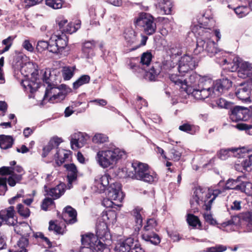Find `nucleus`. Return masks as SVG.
Returning <instances> with one entry per match:
<instances>
[{
  "label": "nucleus",
  "instance_id": "nucleus-1",
  "mask_svg": "<svg viewBox=\"0 0 252 252\" xmlns=\"http://www.w3.org/2000/svg\"><path fill=\"white\" fill-rule=\"evenodd\" d=\"M184 79V90L190 89L192 95L196 99L215 97L220 95L224 90L231 87V82L228 79L216 81L212 84V80L206 79L195 73H192Z\"/></svg>",
  "mask_w": 252,
  "mask_h": 252
},
{
  "label": "nucleus",
  "instance_id": "nucleus-2",
  "mask_svg": "<svg viewBox=\"0 0 252 252\" xmlns=\"http://www.w3.org/2000/svg\"><path fill=\"white\" fill-rule=\"evenodd\" d=\"M127 157L125 150L119 148H110L107 150L99 151L95 159L98 165L103 168L112 167L119 161Z\"/></svg>",
  "mask_w": 252,
  "mask_h": 252
},
{
  "label": "nucleus",
  "instance_id": "nucleus-3",
  "mask_svg": "<svg viewBox=\"0 0 252 252\" xmlns=\"http://www.w3.org/2000/svg\"><path fill=\"white\" fill-rule=\"evenodd\" d=\"M221 191L220 189L208 190L202 188L200 187L196 188L192 199L190 200V204L192 207L197 208L198 205L203 204L204 209L209 211L211 208V205L217 196L220 194Z\"/></svg>",
  "mask_w": 252,
  "mask_h": 252
},
{
  "label": "nucleus",
  "instance_id": "nucleus-4",
  "mask_svg": "<svg viewBox=\"0 0 252 252\" xmlns=\"http://www.w3.org/2000/svg\"><path fill=\"white\" fill-rule=\"evenodd\" d=\"M133 170L127 173L128 177L147 183H153L158 180L157 175L150 172L147 164L135 161L132 163Z\"/></svg>",
  "mask_w": 252,
  "mask_h": 252
},
{
  "label": "nucleus",
  "instance_id": "nucleus-5",
  "mask_svg": "<svg viewBox=\"0 0 252 252\" xmlns=\"http://www.w3.org/2000/svg\"><path fill=\"white\" fill-rule=\"evenodd\" d=\"M204 51H205L210 57L218 55L219 53H220V54L223 53L218 49L217 45L214 41L209 39L203 40L202 38H198L196 41V47L193 53L195 55H198Z\"/></svg>",
  "mask_w": 252,
  "mask_h": 252
},
{
  "label": "nucleus",
  "instance_id": "nucleus-6",
  "mask_svg": "<svg viewBox=\"0 0 252 252\" xmlns=\"http://www.w3.org/2000/svg\"><path fill=\"white\" fill-rule=\"evenodd\" d=\"M134 23L136 26L142 27L145 32L148 35H152L156 32V24L154 22L153 17L149 14L140 13Z\"/></svg>",
  "mask_w": 252,
  "mask_h": 252
},
{
  "label": "nucleus",
  "instance_id": "nucleus-7",
  "mask_svg": "<svg viewBox=\"0 0 252 252\" xmlns=\"http://www.w3.org/2000/svg\"><path fill=\"white\" fill-rule=\"evenodd\" d=\"M157 225V223L156 220L153 219L148 220L142 232V239L154 245L159 244L160 241V238L154 232Z\"/></svg>",
  "mask_w": 252,
  "mask_h": 252
},
{
  "label": "nucleus",
  "instance_id": "nucleus-8",
  "mask_svg": "<svg viewBox=\"0 0 252 252\" xmlns=\"http://www.w3.org/2000/svg\"><path fill=\"white\" fill-rule=\"evenodd\" d=\"M66 94L64 90H61L60 87H56L52 83L47 85L44 99H49V101L52 103L59 102L65 98Z\"/></svg>",
  "mask_w": 252,
  "mask_h": 252
},
{
  "label": "nucleus",
  "instance_id": "nucleus-9",
  "mask_svg": "<svg viewBox=\"0 0 252 252\" xmlns=\"http://www.w3.org/2000/svg\"><path fill=\"white\" fill-rule=\"evenodd\" d=\"M68 39L65 34L54 35L51 37L49 52L55 54H62L67 45Z\"/></svg>",
  "mask_w": 252,
  "mask_h": 252
},
{
  "label": "nucleus",
  "instance_id": "nucleus-10",
  "mask_svg": "<svg viewBox=\"0 0 252 252\" xmlns=\"http://www.w3.org/2000/svg\"><path fill=\"white\" fill-rule=\"evenodd\" d=\"M198 62L193 57L186 55L182 57L179 61L178 70L180 73H188L197 65Z\"/></svg>",
  "mask_w": 252,
  "mask_h": 252
},
{
  "label": "nucleus",
  "instance_id": "nucleus-11",
  "mask_svg": "<svg viewBox=\"0 0 252 252\" xmlns=\"http://www.w3.org/2000/svg\"><path fill=\"white\" fill-rule=\"evenodd\" d=\"M108 190V197L115 202H117V203L121 204L124 198L123 192L121 191V185L118 183H115L111 185Z\"/></svg>",
  "mask_w": 252,
  "mask_h": 252
},
{
  "label": "nucleus",
  "instance_id": "nucleus-12",
  "mask_svg": "<svg viewBox=\"0 0 252 252\" xmlns=\"http://www.w3.org/2000/svg\"><path fill=\"white\" fill-rule=\"evenodd\" d=\"M230 109V119L233 122L245 121L247 119L248 109L239 106H232Z\"/></svg>",
  "mask_w": 252,
  "mask_h": 252
},
{
  "label": "nucleus",
  "instance_id": "nucleus-13",
  "mask_svg": "<svg viewBox=\"0 0 252 252\" xmlns=\"http://www.w3.org/2000/svg\"><path fill=\"white\" fill-rule=\"evenodd\" d=\"M162 70V66L159 63H156L148 71L141 70V76L146 80L150 81H156Z\"/></svg>",
  "mask_w": 252,
  "mask_h": 252
},
{
  "label": "nucleus",
  "instance_id": "nucleus-14",
  "mask_svg": "<svg viewBox=\"0 0 252 252\" xmlns=\"http://www.w3.org/2000/svg\"><path fill=\"white\" fill-rule=\"evenodd\" d=\"M15 210L14 207L10 206L6 209L0 211V216H2L5 223L9 225H15L17 220L15 219Z\"/></svg>",
  "mask_w": 252,
  "mask_h": 252
},
{
  "label": "nucleus",
  "instance_id": "nucleus-15",
  "mask_svg": "<svg viewBox=\"0 0 252 252\" xmlns=\"http://www.w3.org/2000/svg\"><path fill=\"white\" fill-rule=\"evenodd\" d=\"M77 212L71 206H68L64 209L63 214V218L64 220L69 224H73L77 221Z\"/></svg>",
  "mask_w": 252,
  "mask_h": 252
},
{
  "label": "nucleus",
  "instance_id": "nucleus-16",
  "mask_svg": "<svg viewBox=\"0 0 252 252\" xmlns=\"http://www.w3.org/2000/svg\"><path fill=\"white\" fill-rule=\"evenodd\" d=\"M64 167L67 171V188L70 189L72 187V183L74 181L77 177L78 171L76 166L73 163L65 164Z\"/></svg>",
  "mask_w": 252,
  "mask_h": 252
},
{
  "label": "nucleus",
  "instance_id": "nucleus-17",
  "mask_svg": "<svg viewBox=\"0 0 252 252\" xmlns=\"http://www.w3.org/2000/svg\"><path fill=\"white\" fill-rule=\"evenodd\" d=\"M133 244V239L128 238L122 242H120L115 247V251L117 252H129Z\"/></svg>",
  "mask_w": 252,
  "mask_h": 252
},
{
  "label": "nucleus",
  "instance_id": "nucleus-18",
  "mask_svg": "<svg viewBox=\"0 0 252 252\" xmlns=\"http://www.w3.org/2000/svg\"><path fill=\"white\" fill-rule=\"evenodd\" d=\"M142 209L137 207L132 211V215L134 217L135 225L134 226V234H137L142 226V218L141 213Z\"/></svg>",
  "mask_w": 252,
  "mask_h": 252
},
{
  "label": "nucleus",
  "instance_id": "nucleus-19",
  "mask_svg": "<svg viewBox=\"0 0 252 252\" xmlns=\"http://www.w3.org/2000/svg\"><path fill=\"white\" fill-rule=\"evenodd\" d=\"M156 7L163 14L168 15L171 13L173 4L170 0H158Z\"/></svg>",
  "mask_w": 252,
  "mask_h": 252
},
{
  "label": "nucleus",
  "instance_id": "nucleus-20",
  "mask_svg": "<svg viewBox=\"0 0 252 252\" xmlns=\"http://www.w3.org/2000/svg\"><path fill=\"white\" fill-rule=\"evenodd\" d=\"M71 152L64 149L59 150L55 155L56 162L58 165H61L65 161L69 160Z\"/></svg>",
  "mask_w": 252,
  "mask_h": 252
},
{
  "label": "nucleus",
  "instance_id": "nucleus-21",
  "mask_svg": "<svg viewBox=\"0 0 252 252\" xmlns=\"http://www.w3.org/2000/svg\"><path fill=\"white\" fill-rule=\"evenodd\" d=\"M238 76L242 78L251 77L252 76L251 64L247 62L242 63L238 71Z\"/></svg>",
  "mask_w": 252,
  "mask_h": 252
},
{
  "label": "nucleus",
  "instance_id": "nucleus-22",
  "mask_svg": "<svg viewBox=\"0 0 252 252\" xmlns=\"http://www.w3.org/2000/svg\"><path fill=\"white\" fill-rule=\"evenodd\" d=\"M108 227L106 222H100L96 225V237L97 238L103 239L109 236Z\"/></svg>",
  "mask_w": 252,
  "mask_h": 252
},
{
  "label": "nucleus",
  "instance_id": "nucleus-23",
  "mask_svg": "<svg viewBox=\"0 0 252 252\" xmlns=\"http://www.w3.org/2000/svg\"><path fill=\"white\" fill-rule=\"evenodd\" d=\"M15 225V231L21 235L28 236L31 233V227L27 222H23Z\"/></svg>",
  "mask_w": 252,
  "mask_h": 252
},
{
  "label": "nucleus",
  "instance_id": "nucleus-24",
  "mask_svg": "<svg viewBox=\"0 0 252 252\" xmlns=\"http://www.w3.org/2000/svg\"><path fill=\"white\" fill-rule=\"evenodd\" d=\"M237 97L242 101H249L250 100L251 90L248 87H241L236 91Z\"/></svg>",
  "mask_w": 252,
  "mask_h": 252
},
{
  "label": "nucleus",
  "instance_id": "nucleus-25",
  "mask_svg": "<svg viewBox=\"0 0 252 252\" xmlns=\"http://www.w3.org/2000/svg\"><path fill=\"white\" fill-rule=\"evenodd\" d=\"M64 185L60 184L56 187L52 188L48 191V194L53 197L54 199L59 198L64 192Z\"/></svg>",
  "mask_w": 252,
  "mask_h": 252
},
{
  "label": "nucleus",
  "instance_id": "nucleus-26",
  "mask_svg": "<svg viewBox=\"0 0 252 252\" xmlns=\"http://www.w3.org/2000/svg\"><path fill=\"white\" fill-rule=\"evenodd\" d=\"M95 42L94 40L88 41L84 43L83 52L86 58H89L93 55V49L95 47Z\"/></svg>",
  "mask_w": 252,
  "mask_h": 252
},
{
  "label": "nucleus",
  "instance_id": "nucleus-27",
  "mask_svg": "<svg viewBox=\"0 0 252 252\" xmlns=\"http://www.w3.org/2000/svg\"><path fill=\"white\" fill-rule=\"evenodd\" d=\"M105 13V9L101 5L93 6L89 10L90 15L93 18L98 17L102 18Z\"/></svg>",
  "mask_w": 252,
  "mask_h": 252
},
{
  "label": "nucleus",
  "instance_id": "nucleus-28",
  "mask_svg": "<svg viewBox=\"0 0 252 252\" xmlns=\"http://www.w3.org/2000/svg\"><path fill=\"white\" fill-rule=\"evenodd\" d=\"M90 136L86 133L77 131L70 136V142H85L89 140Z\"/></svg>",
  "mask_w": 252,
  "mask_h": 252
},
{
  "label": "nucleus",
  "instance_id": "nucleus-29",
  "mask_svg": "<svg viewBox=\"0 0 252 252\" xmlns=\"http://www.w3.org/2000/svg\"><path fill=\"white\" fill-rule=\"evenodd\" d=\"M179 129L181 131L193 134L199 131V127L197 126L187 123L180 126Z\"/></svg>",
  "mask_w": 252,
  "mask_h": 252
},
{
  "label": "nucleus",
  "instance_id": "nucleus-30",
  "mask_svg": "<svg viewBox=\"0 0 252 252\" xmlns=\"http://www.w3.org/2000/svg\"><path fill=\"white\" fill-rule=\"evenodd\" d=\"M227 150L231 151L235 157L238 158H243L245 156L247 153L249 154L250 152H252V149H248L245 147L231 148Z\"/></svg>",
  "mask_w": 252,
  "mask_h": 252
},
{
  "label": "nucleus",
  "instance_id": "nucleus-31",
  "mask_svg": "<svg viewBox=\"0 0 252 252\" xmlns=\"http://www.w3.org/2000/svg\"><path fill=\"white\" fill-rule=\"evenodd\" d=\"M242 177L239 176L236 180L229 179H228L225 185L224 189H239L241 178Z\"/></svg>",
  "mask_w": 252,
  "mask_h": 252
},
{
  "label": "nucleus",
  "instance_id": "nucleus-32",
  "mask_svg": "<svg viewBox=\"0 0 252 252\" xmlns=\"http://www.w3.org/2000/svg\"><path fill=\"white\" fill-rule=\"evenodd\" d=\"M28 245V239L22 237L18 241L17 245L15 246V250L14 251V252H26V247ZM9 252H11V251L9 250Z\"/></svg>",
  "mask_w": 252,
  "mask_h": 252
},
{
  "label": "nucleus",
  "instance_id": "nucleus-33",
  "mask_svg": "<svg viewBox=\"0 0 252 252\" xmlns=\"http://www.w3.org/2000/svg\"><path fill=\"white\" fill-rule=\"evenodd\" d=\"M248 196L252 195V183L249 182H242L240 183L239 189Z\"/></svg>",
  "mask_w": 252,
  "mask_h": 252
},
{
  "label": "nucleus",
  "instance_id": "nucleus-34",
  "mask_svg": "<svg viewBox=\"0 0 252 252\" xmlns=\"http://www.w3.org/2000/svg\"><path fill=\"white\" fill-rule=\"evenodd\" d=\"M90 81V77L88 75H83L80 76L75 82L73 84L74 89H77L80 86L88 84Z\"/></svg>",
  "mask_w": 252,
  "mask_h": 252
},
{
  "label": "nucleus",
  "instance_id": "nucleus-35",
  "mask_svg": "<svg viewBox=\"0 0 252 252\" xmlns=\"http://www.w3.org/2000/svg\"><path fill=\"white\" fill-rule=\"evenodd\" d=\"M125 34V38L127 45L131 46L137 43V40L133 31L130 30Z\"/></svg>",
  "mask_w": 252,
  "mask_h": 252
},
{
  "label": "nucleus",
  "instance_id": "nucleus-36",
  "mask_svg": "<svg viewBox=\"0 0 252 252\" xmlns=\"http://www.w3.org/2000/svg\"><path fill=\"white\" fill-rule=\"evenodd\" d=\"M138 61L139 60L137 58L130 59L128 60L127 65L129 66V68L131 69L133 72H137L138 73L141 74V70H142V69L140 68L139 66L137 65V63H138Z\"/></svg>",
  "mask_w": 252,
  "mask_h": 252
},
{
  "label": "nucleus",
  "instance_id": "nucleus-37",
  "mask_svg": "<svg viewBox=\"0 0 252 252\" xmlns=\"http://www.w3.org/2000/svg\"><path fill=\"white\" fill-rule=\"evenodd\" d=\"M184 75H178L177 74H171L169 76L170 80L175 85L180 86L182 88L184 89Z\"/></svg>",
  "mask_w": 252,
  "mask_h": 252
},
{
  "label": "nucleus",
  "instance_id": "nucleus-38",
  "mask_svg": "<svg viewBox=\"0 0 252 252\" xmlns=\"http://www.w3.org/2000/svg\"><path fill=\"white\" fill-rule=\"evenodd\" d=\"M24 86L27 89H29L31 93L35 92L37 89L39 87V83L32 81L26 80L24 82Z\"/></svg>",
  "mask_w": 252,
  "mask_h": 252
},
{
  "label": "nucleus",
  "instance_id": "nucleus-39",
  "mask_svg": "<svg viewBox=\"0 0 252 252\" xmlns=\"http://www.w3.org/2000/svg\"><path fill=\"white\" fill-rule=\"evenodd\" d=\"M152 59V55L151 52H146L143 53L141 57L140 63L142 65H149Z\"/></svg>",
  "mask_w": 252,
  "mask_h": 252
},
{
  "label": "nucleus",
  "instance_id": "nucleus-40",
  "mask_svg": "<svg viewBox=\"0 0 252 252\" xmlns=\"http://www.w3.org/2000/svg\"><path fill=\"white\" fill-rule=\"evenodd\" d=\"M21 179V175H18L14 172L10 175V176L7 179V182L9 186L14 187L15 186L16 182L20 181Z\"/></svg>",
  "mask_w": 252,
  "mask_h": 252
},
{
  "label": "nucleus",
  "instance_id": "nucleus-41",
  "mask_svg": "<svg viewBox=\"0 0 252 252\" xmlns=\"http://www.w3.org/2000/svg\"><path fill=\"white\" fill-rule=\"evenodd\" d=\"M51 45V39L49 42L44 40L38 41L36 46V49L39 52H42L43 51L48 49L49 51V47Z\"/></svg>",
  "mask_w": 252,
  "mask_h": 252
},
{
  "label": "nucleus",
  "instance_id": "nucleus-42",
  "mask_svg": "<svg viewBox=\"0 0 252 252\" xmlns=\"http://www.w3.org/2000/svg\"><path fill=\"white\" fill-rule=\"evenodd\" d=\"M46 4L54 9H59L62 7V0H46Z\"/></svg>",
  "mask_w": 252,
  "mask_h": 252
},
{
  "label": "nucleus",
  "instance_id": "nucleus-43",
  "mask_svg": "<svg viewBox=\"0 0 252 252\" xmlns=\"http://www.w3.org/2000/svg\"><path fill=\"white\" fill-rule=\"evenodd\" d=\"M187 220L190 226L195 227L197 224L199 226L201 225L198 218L193 215L189 214Z\"/></svg>",
  "mask_w": 252,
  "mask_h": 252
},
{
  "label": "nucleus",
  "instance_id": "nucleus-44",
  "mask_svg": "<svg viewBox=\"0 0 252 252\" xmlns=\"http://www.w3.org/2000/svg\"><path fill=\"white\" fill-rule=\"evenodd\" d=\"M244 219L247 222V229L249 232H252V214L247 212L244 215Z\"/></svg>",
  "mask_w": 252,
  "mask_h": 252
},
{
  "label": "nucleus",
  "instance_id": "nucleus-45",
  "mask_svg": "<svg viewBox=\"0 0 252 252\" xmlns=\"http://www.w3.org/2000/svg\"><path fill=\"white\" fill-rule=\"evenodd\" d=\"M17 210L18 212L20 214V215L25 217L27 218L29 217L30 214V211L28 207H24L21 204H19L17 206Z\"/></svg>",
  "mask_w": 252,
  "mask_h": 252
},
{
  "label": "nucleus",
  "instance_id": "nucleus-46",
  "mask_svg": "<svg viewBox=\"0 0 252 252\" xmlns=\"http://www.w3.org/2000/svg\"><path fill=\"white\" fill-rule=\"evenodd\" d=\"M34 236L35 238H40L45 247H47V248H51L52 247V243L48 238L44 236L43 233L41 232H37L34 234Z\"/></svg>",
  "mask_w": 252,
  "mask_h": 252
},
{
  "label": "nucleus",
  "instance_id": "nucleus-47",
  "mask_svg": "<svg viewBox=\"0 0 252 252\" xmlns=\"http://www.w3.org/2000/svg\"><path fill=\"white\" fill-rule=\"evenodd\" d=\"M102 204L106 208H116V207L121 206V204L117 203V202H115L109 197L104 199Z\"/></svg>",
  "mask_w": 252,
  "mask_h": 252
},
{
  "label": "nucleus",
  "instance_id": "nucleus-48",
  "mask_svg": "<svg viewBox=\"0 0 252 252\" xmlns=\"http://www.w3.org/2000/svg\"><path fill=\"white\" fill-rule=\"evenodd\" d=\"M217 104L220 108L229 109H231L233 103L220 98L217 100Z\"/></svg>",
  "mask_w": 252,
  "mask_h": 252
},
{
  "label": "nucleus",
  "instance_id": "nucleus-49",
  "mask_svg": "<svg viewBox=\"0 0 252 252\" xmlns=\"http://www.w3.org/2000/svg\"><path fill=\"white\" fill-rule=\"evenodd\" d=\"M14 40V37L11 36H9L7 38L4 39L2 41V44L5 45V47L1 51V53H3L4 52H7L9 50L10 47L11 46L13 41Z\"/></svg>",
  "mask_w": 252,
  "mask_h": 252
},
{
  "label": "nucleus",
  "instance_id": "nucleus-50",
  "mask_svg": "<svg viewBox=\"0 0 252 252\" xmlns=\"http://www.w3.org/2000/svg\"><path fill=\"white\" fill-rule=\"evenodd\" d=\"M77 27H76L74 24L72 23H68L66 25L65 29H63V33H68L71 34L74 32H75L78 28L79 27V25H76Z\"/></svg>",
  "mask_w": 252,
  "mask_h": 252
},
{
  "label": "nucleus",
  "instance_id": "nucleus-51",
  "mask_svg": "<svg viewBox=\"0 0 252 252\" xmlns=\"http://www.w3.org/2000/svg\"><path fill=\"white\" fill-rule=\"evenodd\" d=\"M247 7L243 6H239L236 8H234L235 13L239 18H242L247 14L248 12H247Z\"/></svg>",
  "mask_w": 252,
  "mask_h": 252
},
{
  "label": "nucleus",
  "instance_id": "nucleus-52",
  "mask_svg": "<svg viewBox=\"0 0 252 252\" xmlns=\"http://www.w3.org/2000/svg\"><path fill=\"white\" fill-rule=\"evenodd\" d=\"M226 250V247L223 245H218L214 247L207 249V252H223Z\"/></svg>",
  "mask_w": 252,
  "mask_h": 252
},
{
  "label": "nucleus",
  "instance_id": "nucleus-53",
  "mask_svg": "<svg viewBox=\"0 0 252 252\" xmlns=\"http://www.w3.org/2000/svg\"><path fill=\"white\" fill-rule=\"evenodd\" d=\"M53 77L51 75V71L49 69H46L43 74V81L47 85L53 83Z\"/></svg>",
  "mask_w": 252,
  "mask_h": 252
},
{
  "label": "nucleus",
  "instance_id": "nucleus-54",
  "mask_svg": "<svg viewBox=\"0 0 252 252\" xmlns=\"http://www.w3.org/2000/svg\"><path fill=\"white\" fill-rule=\"evenodd\" d=\"M73 75V70L72 68L64 67L63 71V77L65 80H69Z\"/></svg>",
  "mask_w": 252,
  "mask_h": 252
},
{
  "label": "nucleus",
  "instance_id": "nucleus-55",
  "mask_svg": "<svg viewBox=\"0 0 252 252\" xmlns=\"http://www.w3.org/2000/svg\"><path fill=\"white\" fill-rule=\"evenodd\" d=\"M6 178L0 177V195L4 194L7 190Z\"/></svg>",
  "mask_w": 252,
  "mask_h": 252
},
{
  "label": "nucleus",
  "instance_id": "nucleus-56",
  "mask_svg": "<svg viewBox=\"0 0 252 252\" xmlns=\"http://www.w3.org/2000/svg\"><path fill=\"white\" fill-rule=\"evenodd\" d=\"M49 230H53L56 233L58 234L63 233L62 227H61L60 226H58L55 223L54 221L52 220L49 222Z\"/></svg>",
  "mask_w": 252,
  "mask_h": 252
},
{
  "label": "nucleus",
  "instance_id": "nucleus-57",
  "mask_svg": "<svg viewBox=\"0 0 252 252\" xmlns=\"http://www.w3.org/2000/svg\"><path fill=\"white\" fill-rule=\"evenodd\" d=\"M93 142H107L108 141V137L101 133L96 134L93 138Z\"/></svg>",
  "mask_w": 252,
  "mask_h": 252
},
{
  "label": "nucleus",
  "instance_id": "nucleus-58",
  "mask_svg": "<svg viewBox=\"0 0 252 252\" xmlns=\"http://www.w3.org/2000/svg\"><path fill=\"white\" fill-rule=\"evenodd\" d=\"M239 219L237 217H233L231 220L228 221H225L221 224V226L222 227H225L226 226L231 225L232 224H236L239 222Z\"/></svg>",
  "mask_w": 252,
  "mask_h": 252
},
{
  "label": "nucleus",
  "instance_id": "nucleus-59",
  "mask_svg": "<svg viewBox=\"0 0 252 252\" xmlns=\"http://www.w3.org/2000/svg\"><path fill=\"white\" fill-rule=\"evenodd\" d=\"M109 176L104 174L101 176L99 181V183L105 189L109 184Z\"/></svg>",
  "mask_w": 252,
  "mask_h": 252
},
{
  "label": "nucleus",
  "instance_id": "nucleus-60",
  "mask_svg": "<svg viewBox=\"0 0 252 252\" xmlns=\"http://www.w3.org/2000/svg\"><path fill=\"white\" fill-rule=\"evenodd\" d=\"M14 172L13 168L12 167L3 166L0 168V173L1 175H10Z\"/></svg>",
  "mask_w": 252,
  "mask_h": 252
},
{
  "label": "nucleus",
  "instance_id": "nucleus-61",
  "mask_svg": "<svg viewBox=\"0 0 252 252\" xmlns=\"http://www.w3.org/2000/svg\"><path fill=\"white\" fill-rule=\"evenodd\" d=\"M53 203L54 202L52 199L50 198H46L43 201L41 208L43 210L46 211L48 207L52 205Z\"/></svg>",
  "mask_w": 252,
  "mask_h": 252
},
{
  "label": "nucleus",
  "instance_id": "nucleus-62",
  "mask_svg": "<svg viewBox=\"0 0 252 252\" xmlns=\"http://www.w3.org/2000/svg\"><path fill=\"white\" fill-rule=\"evenodd\" d=\"M54 148L53 143H49L48 144L43 148L42 156L43 158L46 157L50 151Z\"/></svg>",
  "mask_w": 252,
  "mask_h": 252
},
{
  "label": "nucleus",
  "instance_id": "nucleus-63",
  "mask_svg": "<svg viewBox=\"0 0 252 252\" xmlns=\"http://www.w3.org/2000/svg\"><path fill=\"white\" fill-rule=\"evenodd\" d=\"M22 47L26 50L32 52L34 48L29 40H25L22 43Z\"/></svg>",
  "mask_w": 252,
  "mask_h": 252
},
{
  "label": "nucleus",
  "instance_id": "nucleus-64",
  "mask_svg": "<svg viewBox=\"0 0 252 252\" xmlns=\"http://www.w3.org/2000/svg\"><path fill=\"white\" fill-rule=\"evenodd\" d=\"M133 252H145L144 250L141 247V245L138 242H134V244L131 249Z\"/></svg>",
  "mask_w": 252,
  "mask_h": 252
}]
</instances>
